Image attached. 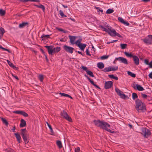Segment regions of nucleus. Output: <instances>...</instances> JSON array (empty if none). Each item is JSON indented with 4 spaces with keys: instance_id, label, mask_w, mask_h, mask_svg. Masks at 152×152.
Segmentation results:
<instances>
[{
    "instance_id": "1",
    "label": "nucleus",
    "mask_w": 152,
    "mask_h": 152,
    "mask_svg": "<svg viewBox=\"0 0 152 152\" xmlns=\"http://www.w3.org/2000/svg\"><path fill=\"white\" fill-rule=\"evenodd\" d=\"M94 122L96 126L100 127V128L105 129L107 131L112 133H115V131L111 130L108 128H109L110 126V125L105 122L99 120H94Z\"/></svg>"
},
{
    "instance_id": "2",
    "label": "nucleus",
    "mask_w": 152,
    "mask_h": 152,
    "mask_svg": "<svg viewBox=\"0 0 152 152\" xmlns=\"http://www.w3.org/2000/svg\"><path fill=\"white\" fill-rule=\"evenodd\" d=\"M135 108L138 112H144L146 110V107L145 104L139 99L136 102Z\"/></svg>"
},
{
    "instance_id": "3",
    "label": "nucleus",
    "mask_w": 152,
    "mask_h": 152,
    "mask_svg": "<svg viewBox=\"0 0 152 152\" xmlns=\"http://www.w3.org/2000/svg\"><path fill=\"white\" fill-rule=\"evenodd\" d=\"M45 47L47 49L48 53L50 55H52L53 53H57L61 50V48L59 47L54 48L53 46H45Z\"/></svg>"
},
{
    "instance_id": "4",
    "label": "nucleus",
    "mask_w": 152,
    "mask_h": 152,
    "mask_svg": "<svg viewBox=\"0 0 152 152\" xmlns=\"http://www.w3.org/2000/svg\"><path fill=\"white\" fill-rule=\"evenodd\" d=\"M21 134L23 140L26 144H27L28 142V135L27 134V132L26 129H22L21 130Z\"/></svg>"
},
{
    "instance_id": "5",
    "label": "nucleus",
    "mask_w": 152,
    "mask_h": 152,
    "mask_svg": "<svg viewBox=\"0 0 152 152\" xmlns=\"http://www.w3.org/2000/svg\"><path fill=\"white\" fill-rule=\"evenodd\" d=\"M81 39H80L76 41V45L78 46L82 50L84 51L86 46V45L81 43Z\"/></svg>"
},
{
    "instance_id": "6",
    "label": "nucleus",
    "mask_w": 152,
    "mask_h": 152,
    "mask_svg": "<svg viewBox=\"0 0 152 152\" xmlns=\"http://www.w3.org/2000/svg\"><path fill=\"white\" fill-rule=\"evenodd\" d=\"M108 34L112 37H115L116 36L120 38L122 37V36L118 33L114 29L112 28H110Z\"/></svg>"
},
{
    "instance_id": "7",
    "label": "nucleus",
    "mask_w": 152,
    "mask_h": 152,
    "mask_svg": "<svg viewBox=\"0 0 152 152\" xmlns=\"http://www.w3.org/2000/svg\"><path fill=\"white\" fill-rule=\"evenodd\" d=\"M118 69V67L117 66H110L105 68L104 70V71L108 72L113 71H115L117 70Z\"/></svg>"
},
{
    "instance_id": "8",
    "label": "nucleus",
    "mask_w": 152,
    "mask_h": 152,
    "mask_svg": "<svg viewBox=\"0 0 152 152\" xmlns=\"http://www.w3.org/2000/svg\"><path fill=\"white\" fill-rule=\"evenodd\" d=\"M115 61H118L125 64L127 65L128 64V61L127 59L123 57H119L116 58Z\"/></svg>"
},
{
    "instance_id": "9",
    "label": "nucleus",
    "mask_w": 152,
    "mask_h": 152,
    "mask_svg": "<svg viewBox=\"0 0 152 152\" xmlns=\"http://www.w3.org/2000/svg\"><path fill=\"white\" fill-rule=\"evenodd\" d=\"M142 132L141 133L145 137H147L151 134V133L149 130L145 128H142Z\"/></svg>"
},
{
    "instance_id": "10",
    "label": "nucleus",
    "mask_w": 152,
    "mask_h": 152,
    "mask_svg": "<svg viewBox=\"0 0 152 152\" xmlns=\"http://www.w3.org/2000/svg\"><path fill=\"white\" fill-rule=\"evenodd\" d=\"M61 114V116H62L64 118H65L66 120L69 122H72V119L69 116L66 112L64 111L62 112Z\"/></svg>"
},
{
    "instance_id": "11",
    "label": "nucleus",
    "mask_w": 152,
    "mask_h": 152,
    "mask_svg": "<svg viewBox=\"0 0 152 152\" xmlns=\"http://www.w3.org/2000/svg\"><path fill=\"white\" fill-rule=\"evenodd\" d=\"M63 48L66 52L72 53L74 50V48L65 45L63 46Z\"/></svg>"
},
{
    "instance_id": "12",
    "label": "nucleus",
    "mask_w": 152,
    "mask_h": 152,
    "mask_svg": "<svg viewBox=\"0 0 152 152\" xmlns=\"http://www.w3.org/2000/svg\"><path fill=\"white\" fill-rule=\"evenodd\" d=\"M133 87L135 89H137L139 91H143L144 90L142 87L138 84H134Z\"/></svg>"
},
{
    "instance_id": "13",
    "label": "nucleus",
    "mask_w": 152,
    "mask_h": 152,
    "mask_svg": "<svg viewBox=\"0 0 152 152\" xmlns=\"http://www.w3.org/2000/svg\"><path fill=\"white\" fill-rule=\"evenodd\" d=\"M69 38L70 39V43L72 45L75 44L76 45V41H75L76 37L75 36H69Z\"/></svg>"
},
{
    "instance_id": "14",
    "label": "nucleus",
    "mask_w": 152,
    "mask_h": 152,
    "mask_svg": "<svg viewBox=\"0 0 152 152\" xmlns=\"http://www.w3.org/2000/svg\"><path fill=\"white\" fill-rule=\"evenodd\" d=\"M113 86V83L111 81H107L105 83V87L106 89L110 88Z\"/></svg>"
},
{
    "instance_id": "15",
    "label": "nucleus",
    "mask_w": 152,
    "mask_h": 152,
    "mask_svg": "<svg viewBox=\"0 0 152 152\" xmlns=\"http://www.w3.org/2000/svg\"><path fill=\"white\" fill-rule=\"evenodd\" d=\"M132 58L134 64L136 65H138L139 64V59L138 57L134 55Z\"/></svg>"
},
{
    "instance_id": "16",
    "label": "nucleus",
    "mask_w": 152,
    "mask_h": 152,
    "mask_svg": "<svg viewBox=\"0 0 152 152\" xmlns=\"http://www.w3.org/2000/svg\"><path fill=\"white\" fill-rule=\"evenodd\" d=\"M118 20L120 22L124 25L126 26H129V23L128 22L124 20L121 17H119L118 18Z\"/></svg>"
},
{
    "instance_id": "17",
    "label": "nucleus",
    "mask_w": 152,
    "mask_h": 152,
    "mask_svg": "<svg viewBox=\"0 0 152 152\" xmlns=\"http://www.w3.org/2000/svg\"><path fill=\"white\" fill-rule=\"evenodd\" d=\"M26 125V121L23 119H22L20 120V127H25Z\"/></svg>"
},
{
    "instance_id": "18",
    "label": "nucleus",
    "mask_w": 152,
    "mask_h": 152,
    "mask_svg": "<svg viewBox=\"0 0 152 152\" xmlns=\"http://www.w3.org/2000/svg\"><path fill=\"white\" fill-rule=\"evenodd\" d=\"M14 134L17 139V141L19 143H20L21 140L20 135L18 133H15Z\"/></svg>"
},
{
    "instance_id": "19",
    "label": "nucleus",
    "mask_w": 152,
    "mask_h": 152,
    "mask_svg": "<svg viewBox=\"0 0 152 152\" xmlns=\"http://www.w3.org/2000/svg\"><path fill=\"white\" fill-rule=\"evenodd\" d=\"M124 53L126 56L128 57H133L134 56L132 54V53H129L126 52H125Z\"/></svg>"
},
{
    "instance_id": "20",
    "label": "nucleus",
    "mask_w": 152,
    "mask_h": 152,
    "mask_svg": "<svg viewBox=\"0 0 152 152\" xmlns=\"http://www.w3.org/2000/svg\"><path fill=\"white\" fill-rule=\"evenodd\" d=\"M7 61L9 64V65L12 67L13 69H17L18 68L16 67L15 66L14 64L11 62L10 61L8 60H7Z\"/></svg>"
},
{
    "instance_id": "21",
    "label": "nucleus",
    "mask_w": 152,
    "mask_h": 152,
    "mask_svg": "<svg viewBox=\"0 0 152 152\" xmlns=\"http://www.w3.org/2000/svg\"><path fill=\"white\" fill-rule=\"evenodd\" d=\"M115 91L116 92L117 94L120 96L124 93L120 91L118 88H115Z\"/></svg>"
},
{
    "instance_id": "22",
    "label": "nucleus",
    "mask_w": 152,
    "mask_h": 152,
    "mask_svg": "<svg viewBox=\"0 0 152 152\" xmlns=\"http://www.w3.org/2000/svg\"><path fill=\"white\" fill-rule=\"evenodd\" d=\"M97 66L100 69H103L104 67V64L102 62H99L97 64Z\"/></svg>"
},
{
    "instance_id": "23",
    "label": "nucleus",
    "mask_w": 152,
    "mask_h": 152,
    "mask_svg": "<svg viewBox=\"0 0 152 152\" xmlns=\"http://www.w3.org/2000/svg\"><path fill=\"white\" fill-rule=\"evenodd\" d=\"M35 6L38 8L41 9L44 12H45V8L43 5L40 4L39 5H36Z\"/></svg>"
},
{
    "instance_id": "24",
    "label": "nucleus",
    "mask_w": 152,
    "mask_h": 152,
    "mask_svg": "<svg viewBox=\"0 0 152 152\" xmlns=\"http://www.w3.org/2000/svg\"><path fill=\"white\" fill-rule=\"evenodd\" d=\"M101 29L102 30L108 33L110 28H106L102 26H101Z\"/></svg>"
},
{
    "instance_id": "25",
    "label": "nucleus",
    "mask_w": 152,
    "mask_h": 152,
    "mask_svg": "<svg viewBox=\"0 0 152 152\" xmlns=\"http://www.w3.org/2000/svg\"><path fill=\"white\" fill-rule=\"evenodd\" d=\"M56 144L59 148H61L62 147V143L61 141L57 140L56 141Z\"/></svg>"
},
{
    "instance_id": "26",
    "label": "nucleus",
    "mask_w": 152,
    "mask_h": 152,
    "mask_svg": "<svg viewBox=\"0 0 152 152\" xmlns=\"http://www.w3.org/2000/svg\"><path fill=\"white\" fill-rule=\"evenodd\" d=\"M85 76L86 77H87L88 79V80L90 81V82L91 83V84H92L94 86H96V87H98V86L96 85L94 83V82L91 80L90 79V78H89L87 76H86V75H85Z\"/></svg>"
},
{
    "instance_id": "27",
    "label": "nucleus",
    "mask_w": 152,
    "mask_h": 152,
    "mask_svg": "<svg viewBox=\"0 0 152 152\" xmlns=\"http://www.w3.org/2000/svg\"><path fill=\"white\" fill-rule=\"evenodd\" d=\"M59 94L61 95V96H64L65 97H68L69 98H70L71 99H72V98L71 96H69V95H68L67 94L64 93H60Z\"/></svg>"
},
{
    "instance_id": "28",
    "label": "nucleus",
    "mask_w": 152,
    "mask_h": 152,
    "mask_svg": "<svg viewBox=\"0 0 152 152\" xmlns=\"http://www.w3.org/2000/svg\"><path fill=\"white\" fill-rule=\"evenodd\" d=\"M47 124L49 128V129H50V132L51 133V134L52 135H54V132H53V129L51 127V126L50 124H49L47 122Z\"/></svg>"
},
{
    "instance_id": "29",
    "label": "nucleus",
    "mask_w": 152,
    "mask_h": 152,
    "mask_svg": "<svg viewBox=\"0 0 152 152\" xmlns=\"http://www.w3.org/2000/svg\"><path fill=\"white\" fill-rule=\"evenodd\" d=\"M143 41L145 43L148 44H150L151 43L150 40L148 38H145L143 40Z\"/></svg>"
},
{
    "instance_id": "30",
    "label": "nucleus",
    "mask_w": 152,
    "mask_h": 152,
    "mask_svg": "<svg viewBox=\"0 0 152 152\" xmlns=\"http://www.w3.org/2000/svg\"><path fill=\"white\" fill-rule=\"evenodd\" d=\"M109 77L111 78L114 79L116 80H118V77H117L113 75H109Z\"/></svg>"
},
{
    "instance_id": "31",
    "label": "nucleus",
    "mask_w": 152,
    "mask_h": 152,
    "mask_svg": "<svg viewBox=\"0 0 152 152\" xmlns=\"http://www.w3.org/2000/svg\"><path fill=\"white\" fill-rule=\"evenodd\" d=\"M120 46L121 49H124L126 48L127 45L126 44H120Z\"/></svg>"
},
{
    "instance_id": "32",
    "label": "nucleus",
    "mask_w": 152,
    "mask_h": 152,
    "mask_svg": "<svg viewBox=\"0 0 152 152\" xmlns=\"http://www.w3.org/2000/svg\"><path fill=\"white\" fill-rule=\"evenodd\" d=\"M128 74L130 76H132V77H135V75L132 72H130L129 71H128L127 72Z\"/></svg>"
},
{
    "instance_id": "33",
    "label": "nucleus",
    "mask_w": 152,
    "mask_h": 152,
    "mask_svg": "<svg viewBox=\"0 0 152 152\" xmlns=\"http://www.w3.org/2000/svg\"><path fill=\"white\" fill-rule=\"evenodd\" d=\"M5 12L4 10H0V15L1 16H3L5 15Z\"/></svg>"
},
{
    "instance_id": "34",
    "label": "nucleus",
    "mask_w": 152,
    "mask_h": 152,
    "mask_svg": "<svg viewBox=\"0 0 152 152\" xmlns=\"http://www.w3.org/2000/svg\"><path fill=\"white\" fill-rule=\"evenodd\" d=\"M120 97L123 99H125L127 98H128V96L126 95L124 93L123 94L121 95L120 96Z\"/></svg>"
},
{
    "instance_id": "35",
    "label": "nucleus",
    "mask_w": 152,
    "mask_h": 152,
    "mask_svg": "<svg viewBox=\"0 0 152 152\" xmlns=\"http://www.w3.org/2000/svg\"><path fill=\"white\" fill-rule=\"evenodd\" d=\"M56 29L57 30L59 31H60L61 32H63V33H65L66 32V31H65L63 29L61 28H58V27H56Z\"/></svg>"
},
{
    "instance_id": "36",
    "label": "nucleus",
    "mask_w": 152,
    "mask_h": 152,
    "mask_svg": "<svg viewBox=\"0 0 152 152\" xmlns=\"http://www.w3.org/2000/svg\"><path fill=\"white\" fill-rule=\"evenodd\" d=\"M86 72H87V73L88 75H90V76H91L92 77H94L93 74V73L92 72H91V71H88V70H87L86 71Z\"/></svg>"
},
{
    "instance_id": "37",
    "label": "nucleus",
    "mask_w": 152,
    "mask_h": 152,
    "mask_svg": "<svg viewBox=\"0 0 152 152\" xmlns=\"http://www.w3.org/2000/svg\"><path fill=\"white\" fill-rule=\"evenodd\" d=\"M38 77L39 80L41 81L42 82L43 80V76L42 75H39L38 76Z\"/></svg>"
},
{
    "instance_id": "38",
    "label": "nucleus",
    "mask_w": 152,
    "mask_h": 152,
    "mask_svg": "<svg viewBox=\"0 0 152 152\" xmlns=\"http://www.w3.org/2000/svg\"><path fill=\"white\" fill-rule=\"evenodd\" d=\"M96 8L97 9V11L98 12H101L103 13V10L101 9L99 7H96Z\"/></svg>"
},
{
    "instance_id": "39",
    "label": "nucleus",
    "mask_w": 152,
    "mask_h": 152,
    "mask_svg": "<svg viewBox=\"0 0 152 152\" xmlns=\"http://www.w3.org/2000/svg\"><path fill=\"white\" fill-rule=\"evenodd\" d=\"M49 37L50 35H43L42 36V40L45 39L46 38H49Z\"/></svg>"
},
{
    "instance_id": "40",
    "label": "nucleus",
    "mask_w": 152,
    "mask_h": 152,
    "mask_svg": "<svg viewBox=\"0 0 152 152\" xmlns=\"http://www.w3.org/2000/svg\"><path fill=\"white\" fill-rule=\"evenodd\" d=\"M59 12L60 15L62 17H66V16L64 15V13L62 10H60Z\"/></svg>"
},
{
    "instance_id": "41",
    "label": "nucleus",
    "mask_w": 152,
    "mask_h": 152,
    "mask_svg": "<svg viewBox=\"0 0 152 152\" xmlns=\"http://www.w3.org/2000/svg\"><path fill=\"white\" fill-rule=\"evenodd\" d=\"M21 115H23V116H24L26 117H27L28 116V114H27V113H25L24 112H23V111H22Z\"/></svg>"
},
{
    "instance_id": "42",
    "label": "nucleus",
    "mask_w": 152,
    "mask_h": 152,
    "mask_svg": "<svg viewBox=\"0 0 152 152\" xmlns=\"http://www.w3.org/2000/svg\"><path fill=\"white\" fill-rule=\"evenodd\" d=\"M113 10L111 9H108L106 11V13L107 14H110L113 13Z\"/></svg>"
},
{
    "instance_id": "43",
    "label": "nucleus",
    "mask_w": 152,
    "mask_h": 152,
    "mask_svg": "<svg viewBox=\"0 0 152 152\" xmlns=\"http://www.w3.org/2000/svg\"><path fill=\"white\" fill-rule=\"evenodd\" d=\"M26 24H27V23H23L20 24L19 25V27L20 28H22L23 27L25 26Z\"/></svg>"
},
{
    "instance_id": "44",
    "label": "nucleus",
    "mask_w": 152,
    "mask_h": 152,
    "mask_svg": "<svg viewBox=\"0 0 152 152\" xmlns=\"http://www.w3.org/2000/svg\"><path fill=\"white\" fill-rule=\"evenodd\" d=\"M0 48H1V49H2V50H6V51H7L9 53H11V52L9 50H8L7 49H5L4 48H3L2 46L1 45H0Z\"/></svg>"
},
{
    "instance_id": "45",
    "label": "nucleus",
    "mask_w": 152,
    "mask_h": 152,
    "mask_svg": "<svg viewBox=\"0 0 152 152\" xmlns=\"http://www.w3.org/2000/svg\"><path fill=\"white\" fill-rule=\"evenodd\" d=\"M137 96L136 93H133L132 94V97L133 99H135L137 98Z\"/></svg>"
},
{
    "instance_id": "46",
    "label": "nucleus",
    "mask_w": 152,
    "mask_h": 152,
    "mask_svg": "<svg viewBox=\"0 0 152 152\" xmlns=\"http://www.w3.org/2000/svg\"><path fill=\"white\" fill-rule=\"evenodd\" d=\"M5 31L4 29L2 28H0V32L2 34V36H3V34L5 33Z\"/></svg>"
},
{
    "instance_id": "47",
    "label": "nucleus",
    "mask_w": 152,
    "mask_h": 152,
    "mask_svg": "<svg viewBox=\"0 0 152 152\" xmlns=\"http://www.w3.org/2000/svg\"><path fill=\"white\" fill-rule=\"evenodd\" d=\"M6 152H15L11 148H8Z\"/></svg>"
},
{
    "instance_id": "48",
    "label": "nucleus",
    "mask_w": 152,
    "mask_h": 152,
    "mask_svg": "<svg viewBox=\"0 0 152 152\" xmlns=\"http://www.w3.org/2000/svg\"><path fill=\"white\" fill-rule=\"evenodd\" d=\"M109 57L108 56H102L101 57V59H106L108 58Z\"/></svg>"
},
{
    "instance_id": "49",
    "label": "nucleus",
    "mask_w": 152,
    "mask_h": 152,
    "mask_svg": "<svg viewBox=\"0 0 152 152\" xmlns=\"http://www.w3.org/2000/svg\"><path fill=\"white\" fill-rule=\"evenodd\" d=\"M21 112H22V111H13V113H16V114L21 115Z\"/></svg>"
},
{
    "instance_id": "50",
    "label": "nucleus",
    "mask_w": 152,
    "mask_h": 152,
    "mask_svg": "<svg viewBox=\"0 0 152 152\" xmlns=\"http://www.w3.org/2000/svg\"><path fill=\"white\" fill-rule=\"evenodd\" d=\"M75 152H79L80 151V148L78 147H77L75 148Z\"/></svg>"
},
{
    "instance_id": "51",
    "label": "nucleus",
    "mask_w": 152,
    "mask_h": 152,
    "mask_svg": "<svg viewBox=\"0 0 152 152\" xmlns=\"http://www.w3.org/2000/svg\"><path fill=\"white\" fill-rule=\"evenodd\" d=\"M2 120L3 121V122L5 124L7 125L8 124L7 122L5 119H4L3 118H2Z\"/></svg>"
},
{
    "instance_id": "52",
    "label": "nucleus",
    "mask_w": 152,
    "mask_h": 152,
    "mask_svg": "<svg viewBox=\"0 0 152 152\" xmlns=\"http://www.w3.org/2000/svg\"><path fill=\"white\" fill-rule=\"evenodd\" d=\"M145 63L147 65H149V62L148 60V59H145L144 61Z\"/></svg>"
},
{
    "instance_id": "53",
    "label": "nucleus",
    "mask_w": 152,
    "mask_h": 152,
    "mask_svg": "<svg viewBox=\"0 0 152 152\" xmlns=\"http://www.w3.org/2000/svg\"><path fill=\"white\" fill-rule=\"evenodd\" d=\"M82 69L85 71H87V68L86 67L84 66H82Z\"/></svg>"
},
{
    "instance_id": "54",
    "label": "nucleus",
    "mask_w": 152,
    "mask_h": 152,
    "mask_svg": "<svg viewBox=\"0 0 152 152\" xmlns=\"http://www.w3.org/2000/svg\"><path fill=\"white\" fill-rule=\"evenodd\" d=\"M149 66L150 68H152V61L149 63Z\"/></svg>"
},
{
    "instance_id": "55",
    "label": "nucleus",
    "mask_w": 152,
    "mask_h": 152,
    "mask_svg": "<svg viewBox=\"0 0 152 152\" xmlns=\"http://www.w3.org/2000/svg\"><path fill=\"white\" fill-rule=\"evenodd\" d=\"M86 54L88 55V56H90L91 55V54H90L88 50V49H87L86 50Z\"/></svg>"
},
{
    "instance_id": "56",
    "label": "nucleus",
    "mask_w": 152,
    "mask_h": 152,
    "mask_svg": "<svg viewBox=\"0 0 152 152\" xmlns=\"http://www.w3.org/2000/svg\"><path fill=\"white\" fill-rule=\"evenodd\" d=\"M142 97L144 98H146L147 96V95L145 94H142Z\"/></svg>"
},
{
    "instance_id": "57",
    "label": "nucleus",
    "mask_w": 152,
    "mask_h": 152,
    "mask_svg": "<svg viewBox=\"0 0 152 152\" xmlns=\"http://www.w3.org/2000/svg\"><path fill=\"white\" fill-rule=\"evenodd\" d=\"M12 76L13 77H14L17 80H18V77L17 76H15L13 74H12Z\"/></svg>"
},
{
    "instance_id": "58",
    "label": "nucleus",
    "mask_w": 152,
    "mask_h": 152,
    "mask_svg": "<svg viewBox=\"0 0 152 152\" xmlns=\"http://www.w3.org/2000/svg\"><path fill=\"white\" fill-rule=\"evenodd\" d=\"M149 77L152 79V72L150 73L149 75Z\"/></svg>"
},
{
    "instance_id": "59",
    "label": "nucleus",
    "mask_w": 152,
    "mask_h": 152,
    "mask_svg": "<svg viewBox=\"0 0 152 152\" xmlns=\"http://www.w3.org/2000/svg\"><path fill=\"white\" fill-rule=\"evenodd\" d=\"M148 37L149 38H151L152 39V35H149L148 36Z\"/></svg>"
},
{
    "instance_id": "60",
    "label": "nucleus",
    "mask_w": 152,
    "mask_h": 152,
    "mask_svg": "<svg viewBox=\"0 0 152 152\" xmlns=\"http://www.w3.org/2000/svg\"><path fill=\"white\" fill-rule=\"evenodd\" d=\"M117 41V40H112V41L110 42H111V43H113V42H116Z\"/></svg>"
},
{
    "instance_id": "61",
    "label": "nucleus",
    "mask_w": 152,
    "mask_h": 152,
    "mask_svg": "<svg viewBox=\"0 0 152 152\" xmlns=\"http://www.w3.org/2000/svg\"><path fill=\"white\" fill-rule=\"evenodd\" d=\"M77 53H78L82 55L83 56V54L80 51H77Z\"/></svg>"
},
{
    "instance_id": "62",
    "label": "nucleus",
    "mask_w": 152,
    "mask_h": 152,
    "mask_svg": "<svg viewBox=\"0 0 152 152\" xmlns=\"http://www.w3.org/2000/svg\"><path fill=\"white\" fill-rule=\"evenodd\" d=\"M150 0H142V1L144 2H148Z\"/></svg>"
},
{
    "instance_id": "63",
    "label": "nucleus",
    "mask_w": 152,
    "mask_h": 152,
    "mask_svg": "<svg viewBox=\"0 0 152 152\" xmlns=\"http://www.w3.org/2000/svg\"><path fill=\"white\" fill-rule=\"evenodd\" d=\"M128 125L130 127V128H132V125H131L130 124H129Z\"/></svg>"
},
{
    "instance_id": "64",
    "label": "nucleus",
    "mask_w": 152,
    "mask_h": 152,
    "mask_svg": "<svg viewBox=\"0 0 152 152\" xmlns=\"http://www.w3.org/2000/svg\"><path fill=\"white\" fill-rule=\"evenodd\" d=\"M63 6L65 8H67V6H65L64 5H63Z\"/></svg>"
}]
</instances>
